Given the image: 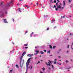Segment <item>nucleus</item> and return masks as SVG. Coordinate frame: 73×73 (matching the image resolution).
I'll list each match as a JSON object with an SVG mask.
<instances>
[{"instance_id": "nucleus-57", "label": "nucleus", "mask_w": 73, "mask_h": 73, "mask_svg": "<svg viewBox=\"0 0 73 73\" xmlns=\"http://www.w3.org/2000/svg\"><path fill=\"white\" fill-rule=\"evenodd\" d=\"M17 5H20V4H19V3H18L17 4Z\"/></svg>"}, {"instance_id": "nucleus-24", "label": "nucleus", "mask_w": 73, "mask_h": 73, "mask_svg": "<svg viewBox=\"0 0 73 73\" xmlns=\"http://www.w3.org/2000/svg\"><path fill=\"white\" fill-rule=\"evenodd\" d=\"M49 29V27H48L46 29V31H48Z\"/></svg>"}, {"instance_id": "nucleus-34", "label": "nucleus", "mask_w": 73, "mask_h": 73, "mask_svg": "<svg viewBox=\"0 0 73 73\" xmlns=\"http://www.w3.org/2000/svg\"><path fill=\"white\" fill-rule=\"evenodd\" d=\"M58 64H59V65H61V63H57Z\"/></svg>"}, {"instance_id": "nucleus-56", "label": "nucleus", "mask_w": 73, "mask_h": 73, "mask_svg": "<svg viewBox=\"0 0 73 73\" xmlns=\"http://www.w3.org/2000/svg\"><path fill=\"white\" fill-rule=\"evenodd\" d=\"M48 69L50 70L51 69H50V68L49 67L48 68Z\"/></svg>"}, {"instance_id": "nucleus-46", "label": "nucleus", "mask_w": 73, "mask_h": 73, "mask_svg": "<svg viewBox=\"0 0 73 73\" xmlns=\"http://www.w3.org/2000/svg\"><path fill=\"white\" fill-rule=\"evenodd\" d=\"M49 62H50V63H51L52 62L51 61H50V60H49Z\"/></svg>"}, {"instance_id": "nucleus-14", "label": "nucleus", "mask_w": 73, "mask_h": 73, "mask_svg": "<svg viewBox=\"0 0 73 73\" xmlns=\"http://www.w3.org/2000/svg\"><path fill=\"white\" fill-rule=\"evenodd\" d=\"M64 18H65V16H61V19H64Z\"/></svg>"}, {"instance_id": "nucleus-50", "label": "nucleus", "mask_w": 73, "mask_h": 73, "mask_svg": "<svg viewBox=\"0 0 73 73\" xmlns=\"http://www.w3.org/2000/svg\"><path fill=\"white\" fill-rule=\"evenodd\" d=\"M40 73H44V72H42V71H40Z\"/></svg>"}, {"instance_id": "nucleus-17", "label": "nucleus", "mask_w": 73, "mask_h": 73, "mask_svg": "<svg viewBox=\"0 0 73 73\" xmlns=\"http://www.w3.org/2000/svg\"><path fill=\"white\" fill-rule=\"evenodd\" d=\"M52 1V0H50V3H54V2Z\"/></svg>"}, {"instance_id": "nucleus-60", "label": "nucleus", "mask_w": 73, "mask_h": 73, "mask_svg": "<svg viewBox=\"0 0 73 73\" xmlns=\"http://www.w3.org/2000/svg\"><path fill=\"white\" fill-rule=\"evenodd\" d=\"M10 53L11 54L12 53V51H10Z\"/></svg>"}, {"instance_id": "nucleus-20", "label": "nucleus", "mask_w": 73, "mask_h": 73, "mask_svg": "<svg viewBox=\"0 0 73 73\" xmlns=\"http://www.w3.org/2000/svg\"><path fill=\"white\" fill-rule=\"evenodd\" d=\"M44 17L45 18V17H48V15H44Z\"/></svg>"}, {"instance_id": "nucleus-64", "label": "nucleus", "mask_w": 73, "mask_h": 73, "mask_svg": "<svg viewBox=\"0 0 73 73\" xmlns=\"http://www.w3.org/2000/svg\"><path fill=\"white\" fill-rule=\"evenodd\" d=\"M36 58H37V57H36L35 58V59H36Z\"/></svg>"}, {"instance_id": "nucleus-26", "label": "nucleus", "mask_w": 73, "mask_h": 73, "mask_svg": "<svg viewBox=\"0 0 73 73\" xmlns=\"http://www.w3.org/2000/svg\"><path fill=\"white\" fill-rule=\"evenodd\" d=\"M71 68V67H70L67 68H66V69H67V70H69V69H70Z\"/></svg>"}, {"instance_id": "nucleus-35", "label": "nucleus", "mask_w": 73, "mask_h": 73, "mask_svg": "<svg viewBox=\"0 0 73 73\" xmlns=\"http://www.w3.org/2000/svg\"><path fill=\"white\" fill-rule=\"evenodd\" d=\"M34 37H36V34H34Z\"/></svg>"}, {"instance_id": "nucleus-33", "label": "nucleus", "mask_w": 73, "mask_h": 73, "mask_svg": "<svg viewBox=\"0 0 73 73\" xmlns=\"http://www.w3.org/2000/svg\"><path fill=\"white\" fill-rule=\"evenodd\" d=\"M60 52V51H59L58 50V52H57V53H58V54Z\"/></svg>"}, {"instance_id": "nucleus-4", "label": "nucleus", "mask_w": 73, "mask_h": 73, "mask_svg": "<svg viewBox=\"0 0 73 73\" xmlns=\"http://www.w3.org/2000/svg\"><path fill=\"white\" fill-rule=\"evenodd\" d=\"M23 62L22 63V64H21V61H22V58H20V67H22L23 66V64L24 63V60H23Z\"/></svg>"}, {"instance_id": "nucleus-11", "label": "nucleus", "mask_w": 73, "mask_h": 73, "mask_svg": "<svg viewBox=\"0 0 73 73\" xmlns=\"http://www.w3.org/2000/svg\"><path fill=\"white\" fill-rule=\"evenodd\" d=\"M63 6L64 7H65V2L64 1H63Z\"/></svg>"}, {"instance_id": "nucleus-63", "label": "nucleus", "mask_w": 73, "mask_h": 73, "mask_svg": "<svg viewBox=\"0 0 73 73\" xmlns=\"http://www.w3.org/2000/svg\"><path fill=\"white\" fill-rule=\"evenodd\" d=\"M60 57H61L60 56H58V58H60Z\"/></svg>"}, {"instance_id": "nucleus-62", "label": "nucleus", "mask_w": 73, "mask_h": 73, "mask_svg": "<svg viewBox=\"0 0 73 73\" xmlns=\"http://www.w3.org/2000/svg\"><path fill=\"white\" fill-rule=\"evenodd\" d=\"M62 9H64V7H62Z\"/></svg>"}, {"instance_id": "nucleus-39", "label": "nucleus", "mask_w": 73, "mask_h": 73, "mask_svg": "<svg viewBox=\"0 0 73 73\" xmlns=\"http://www.w3.org/2000/svg\"><path fill=\"white\" fill-rule=\"evenodd\" d=\"M69 45H68L67 46V48L68 49L69 48Z\"/></svg>"}, {"instance_id": "nucleus-5", "label": "nucleus", "mask_w": 73, "mask_h": 73, "mask_svg": "<svg viewBox=\"0 0 73 73\" xmlns=\"http://www.w3.org/2000/svg\"><path fill=\"white\" fill-rule=\"evenodd\" d=\"M33 54H29L28 55H27V57H31L32 56H33Z\"/></svg>"}, {"instance_id": "nucleus-10", "label": "nucleus", "mask_w": 73, "mask_h": 73, "mask_svg": "<svg viewBox=\"0 0 73 73\" xmlns=\"http://www.w3.org/2000/svg\"><path fill=\"white\" fill-rule=\"evenodd\" d=\"M35 52H36V54H38V53H39V51L37 50H36L35 51Z\"/></svg>"}, {"instance_id": "nucleus-3", "label": "nucleus", "mask_w": 73, "mask_h": 73, "mask_svg": "<svg viewBox=\"0 0 73 73\" xmlns=\"http://www.w3.org/2000/svg\"><path fill=\"white\" fill-rule=\"evenodd\" d=\"M58 4V2H57L56 3V5L57 6V8H55V10L56 11H58V8H59V9H61V3H60Z\"/></svg>"}, {"instance_id": "nucleus-58", "label": "nucleus", "mask_w": 73, "mask_h": 73, "mask_svg": "<svg viewBox=\"0 0 73 73\" xmlns=\"http://www.w3.org/2000/svg\"><path fill=\"white\" fill-rule=\"evenodd\" d=\"M23 56L22 55V56H21V58H23Z\"/></svg>"}, {"instance_id": "nucleus-40", "label": "nucleus", "mask_w": 73, "mask_h": 73, "mask_svg": "<svg viewBox=\"0 0 73 73\" xmlns=\"http://www.w3.org/2000/svg\"><path fill=\"white\" fill-rule=\"evenodd\" d=\"M48 63L49 64V66H50V65H50V63L49 62H48Z\"/></svg>"}, {"instance_id": "nucleus-45", "label": "nucleus", "mask_w": 73, "mask_h": 73, "mask_svg": "<svg viewBox=\"0 0 73 73\" xmlns=\"http://www.w3.org/2000/svg\"><path fill=\"white\" fill-rule=\"evenodd\" d=\"M7 12L5 11V14H7Z\"/></svg>"}, {"instance_id": "nucleus-49", "label": "nucleus", "mask_w": 73, "mask_h": 73, "mask_svg": "<svg viewBox=\"0 0 73 73\" xmlns=\"http://www.w3.org/2000/svg\"><path fill=\"white\" fill-rule=\"evenodd\" d=\"M40 61H38L37 62V64H38V63H40Z\"/></svg>"}, {"instance_id": "nucleus-53", "label": "nucleus", "mask_w": 73, "mask_h": 73, "mask_svg": "<svg viewBox=\"0 0 73 73\" xmlns=\"http://www.w3.org/2000/svg\"><path fill=\"white\" fill-rule=\"evenodd\" d=\"M32 68H33V67H32V66H31V69H32Z\"/></svg>"}, {"instance_id": "nucleus-6", "label": "nucleus", "mask_w": 73, "mask_h": 73, "mask_svg": "<svg viewBox=\"0 0 73 73\" xmlns=\"http://www.w3.org/2000/svg\"><path fill=\"white\" fill-rule=\"evenodd\" d=\"M3 22L5 23H7V24H8V22L7 21V20H6V19H3Z\"/></svg>"}, {"instance_id": "nucleus-54", "label": "nucleus", "mask_w": 73, "mask_h": 73, "mask_svg": "<svg viewBox=\"0 0 73 73\" xmlns=\"http://www.w3.org/2000/svg\"><path fill=\"white\" fill-rule=\"evenodd\" d=\"M70 36H71V35H72V34H71V33H70Z\"/></svg>"}, {"instance_id": "nucleus-2", "label": "nucleus", "mask_w": 73, "mask_h": 73, "mask_svg": "<svg viewBox=\"0 0 73 73\" xmlns=\"http://www.w3.org/2000/svg\"><path fill=\"white\" fill-rule=\"evenodd\" d=\"M31 59H32V57H31L29 58L27 61V62L26 64V66L27 67L26 71L25 73H27V72L28 71V66H29V63H30V61H31Z\"/></svg>"}, {"instance_id": "nucleus-61", "label": "nucleus", "mask_w": 73, "mask_h": 73, "mask_svg": "<svg viewBox=\"0 0 73 73\" xmlns=\"http://www.w3.org/2000/svg\"><path fill=\"white\" fill-rule=\"evenodd\" d=\"M57 0V1L58 2H60V1H59V0Z\"/></svg>"}, {"instance_id": "nucleus-31", "label": "nucleus", "mask_w": 73, "mask_h": 73, "mask_svg": "<svg viewBox=\"0 0 73 73\" xmlns=\"http://www.w3.org/2000/svg\"><path fill=\"white\" fill-rule=\"evenodd\" d=\"M46 65H48V66L49 65V64L47 63H46Z\"/></svg>"}, {"instance_id": "nucleus-19", "label": "nucleus", "mask_w": 73, "mask_h": 73, "mask_svg": "<svg viewBox=\"0 0 73 73\" xmlns=\"http://www.w3.org/2000/svg\"><path fill=\"white\" fill-rule=\"evenodd\" d=\"M16 67L17 68H19V66L17 64L16 65Z\"/></svg>"}, {"instance_id": "nucleus-9", "label": "nucleus", "mask_w": 73, "mask_h": 73, "mask_svg": "<svg viewBox=\"0 0 73 73\" xmlns=\"http://www.w3.org/2000/svg\"><path fill=\"white\" fill-rule=\"evenodd\" d=\"M39 53H40V54H44V53L43 51H40Z\"/></svg>"}, {"instance_id": "nucleus-41", "label": "nucleus", "mask_w": 73, "mask_h": 73, "mask_svg": "<svg viewBox=\"0 0 73 73\" xmlns=\"http://www.w3.org/2000/svg\"><path fill=\"white\" fill-rule=\"evenodd\" d=\"M61 49H59L58 51H59V52H60V51H61Z\"/></svg>"}, {"instance_id": "nucleus-28", "label": "nucleus", "mask_w": 73, "mask_h": 73, "mask_svg": "<svg viewBox=\"0 0 73 73\" xmlns=\"http://www.w3.org/2000/svg\"><path fill=\"white\" fill-rule=\"evenodd\" d=\"M53 8H56V6L55 5H54L53 7Z\"/></svg>"}, {"instance_id": "nucleus-55", "label": "nucleus", "mask_w": 73, "mask_h": 73, "mask_svg": "<svg viewBox=\"0 0 73 73\" xmlns=\"http://www.w3.org/2000/svg\"><path fill=\"white\" fill-rule=\"evenodd\" d=\"M50 56H52V55H49L50 57Z\"/></svg>"}, {"instance_id": "nucleus-16", "label": "nucleus", "mask_w": 73, "mask_h": 73, "mask_svg": "<svg viewBox=\"0 0 73 73\" xmlns=\"http://www.w3.org/2000/svg\"><path fill=\"white\" fill-rule=\"evenodd\" d=\"M24 46H27L28 45V44H24Z\"/></svg>"}, {"instance_id": "nucleus-32", "label": "nucleus", "mask_w": 73, "mask_h": 73, "mask_svg": "<svg viewBox=\"0 0 73 73\" xmlns=\"http://www.w3.org/2000/svg\"><path fill=\"white\" fill-rule=\"evenodd\" d=\"M56 48V46H53V48L54 49V48Z\"/></svg>"}, {"instance_id": "nucleus-7", "label": "nucleus", "mask_w": 73, "mask_h": 73, "mask_svg": "<svg viewBox=\"0 0 73 73\" xmlns=\"http://www.w3.org/2000/svg\"><path fill=\"white\" fill-rule=\"evenodd\" d=\"M25 54H26V52L25 51L22 54V56H24V55Z\"/></svg>"}, {"instance_id": "nucleus-1", "label": "nucleus", "mask_w": 73, "mask_h": 73, "mask_svg": "<svg viewBox=\"0 0 73 73\" xmlns=\"http://www.w3.org/2000/svg\"><path fill=\"white\" fill-rule=\"evenodd\" d=\"M13 4V1H11V2H9L7 4V5H3L5 9L2 10L1 11V15H0V17H4L5 15H4V13H5V9H7L9 7H12V5Z\"/></svg>"}, {"instance_id": "nucleus-18", "label": "nucleus", "mask_w": 73, "mask_h": 73, "mask_svg": "<svg viewBox=\"0 0 73 73\" xmlns=\"http://www.w3.org/2000/svg\"><path fill=\"white\" fill-rule=\"evenodd\" d=\"M49 46L50 49H52V47L51 45H49Z\"/></svg>"}, {"instance_id": "nucleus-22", "label": "nucleus", "mask_w": 73, "mask_h": 73, "mask_svg": "<svg viewBox=\"0 0 73 73\" xmlns=\"http://www.w3.org/2000/svg\"><path fill=\"white\" fill-rule=\"evenodd\" d=\"M42 69L43 71H44V70H45V68H44L43 67Z\"/></svg>"}, {"instance_id": "nucleus-47", "label": "nucleus", "mask_w": 73, "mask_h": 73, "mask_svg": "<svg viewBox=\"0 0 73 73\" xmlns=\"http://www.w3.org/2000/svg\"><path fill=\"white\" fill-rule=\"evenodd\" d=\"M13 21L14 22L15 21V20L14 19H13Z\"/></svg>"}, {"instance_id": "nucleus-59", "label": "nucleus", "mask_w": 73, "mask_h": 73, "mask_svg": "<svg viewBox=\"0 0 73 73\" xmlns=\"http://www.w3.org/2000/svg\"><path fill=\"white\" fill-rule=\"evenodd\" d=\"M17 47H18V46H16V48H17Z\"/></svg>"}, {"instance_id": "nucleus-13", "label": "nucleus", "mask_w": 73, "mask_h": 73, "mask_svg": "<svg viewBox=\"0 0 73 73\" xmlns=\"http://www.w3.org/2000/svg\"><path fill=\"white\" fill-rule=\"evenodd\" d=\"M54 21H55V19H53L52 21H51V23H53Z\"/></svg>"}, {"instance_id": "nucleus-25", "label": "nucleus", "mask_w": 73, "mask_h": 73, "mask_svg": "<svg viewBox=\"0 0 73 73\" xmlns=\"http://www.w3.org/2000/svg\"><path fill=\"white\" fill-rule=\"evenodd\" d=\"M72 1V0H69L68 2L69 3H70Z\"/></svg>"}, {"instance_id": "nucleus-30", "label": "nucleus", "mask_w": 73, "mask_h": 73, "mask_svg": "<svg viewBox=\"0 0 73 73\" xmlns=\"http://www.w3.org/2000/svg\"><path fill=\"white\" fill-rule=\"evenodd\" d=\"M25 6L26 7H27V8H29V6L28 5H25Z\"/></svg>"}, {"instance_id": "nucleus-29", "label": "nucleus", "mask_w": 73, "mask_h": 73, "mask_svg": "<svg viewBox=\"0 0 73 73\" xmlns=\"http://www.w3.org/2000/svg\"><path fill=\"white\" fill-rule=\"evenodd\" d=\"M3 4V2H1V5H2V4Z\"/></svg>"}, {"instance_id": "nucleus-42", "label": "nucleus", "mask_w": 73, "mask_h": 73, "mask_svg": "<svg viewBox=\"0 0 73 73\" xmlns=\"http://www.w3.org/2000/svg\"><path fill=\"white\" fill-rule=\"evenodd\" d=\"M66 63H68V60H66Z\"/></svg>"}, {"instance_id": "nucleus-15", "label": "nucleus", "mask_w": 73, "mask_h": 73, "mask_svg": "<svg viewBox=\"0 0 73 73\" xmlns=\"http://www.w3.org/2000/svg\"><path fill=\"white\" fill-rule=\"evenodd\" d=\"M18 10L19 12H21V9L19 8Z\"/></svg>"}, {"instance_id": "nucleus-21", "label": "nucleus", "mask_w": 73, "mask_h": 73, "mask_svg": "<svg viewBox=\"0 0 73 73\" xmlns=\"http://www.w3.org/2000/svg\"><path fill=\"white\" fill-rule=\"evenodd\" d=\"M51 66H52V69H54V66H53V65L52 64V65H51Z\"/></svg>"}, {"instance_id": "nucleus-23", "label": "nucleus", "mask_w": 73, "mask_h": 73, "mask_svg": "<svg viewBox=\"0 0 73 73\" xmlns=\"http://www.w3.org/2000/svg\"><path fill=\"white\" fill-rule=\"evenodd\" d=\"M50 50H49V51L47 52L49 53V54H50Z\"/></svg>"}, {"instance_id": "nucleus-44", "label": "nucleus", "mask_w": 73, "mask_h": 73, "mask_svg": "<svg viewBox=\"0 0 73 73\" xmlns=\"http://www.w3.org/2000/svg\"><path fill=\"white\" fill-rule=\"evenodd\" d=\"M56 27H55L54 28V29H55L56 28Z\"/></svg>"}, {"instance_id": "nucleus-38", "label": "nucleus", "mask_w": 73, "mask_h": 73, "mask_svg": "<svg viewBox=\"0 0 73 73\" xmlns=\"http://www.w3.org/2000/svg\"><path fill=\"white\" fill-rule=\"evenodd\" d=\"M28 33V31H26V32L25 33V34H26V33Z\"/></svg>"}, {"instance_id": "nucleus-51", "label": "nucleus", "mask_w": 73, "mask_h": 73, "mask_svg": "<svg viewBox=\"0 0 73 73\" xmlns=\"http://www.w3.org/2000/svg\"><path fill=\"white\" fill-rule=\"evenodd\" d=\"M36 54V53H34V54L35 55H36V54Z\"/></svg>"}, {"instance_id": "nucleus-37", "label": "nucleus", "mask_w": 73, "mask_h": 73, "mask_svg": "<svg viewBox=\"0 0 73 73\" xmlns=\"http://www.w3.org/2000/svg\"><path fill=\"white\" fill-rule=\"evenodd\" d=\"M43 51H44V52H46V50H43Z\"/></svg>"}, {"instance_id": "nucleus-8", "label": "nucleus", "mask_w": 73, "mask_h": 73, "mask_svg": "<svg viewBox=\"0 0 73 73\" xmlns=\"http://www.w3.org/2000/svg\"><path fill=\"white\" fill-rule=\"evenodd\" d=\"M54 64H57V62H56V61H57V59H54Z\"/></svg>"}, {"instance_id": "nucleus-52", "label": "nucleus", "mask_w": 73, "mask_h": 73, "mask_svg": "<svg viewBox=\"0 0 73 73\" xmlns=\"http://www.w3.org/2000/svg\"><path fill=\"white\" fill-rule=\"evenodd\" d=\"M42 8H45V7H42Z\"/></svg>"}, {"instance_id": "nucleus-27", "label": "nucleus", "mask_w": 73, "mask_h": 73, "mask_svg": "<svg viewBox=\"0 0 73 73\" xmlns=\"http://www.w3.org/2000/svg\"><path fill=\"white\" fill-rule=\"evenodd\" d=\"M12 70H10L9 73H12Z\"/></svg>"}, {"instance_id": "nucleus-12", "label": "nucleus", "mask_w": 73, "mask_h": 73, "mask_svg": "<svg viewBox=\"0 0 73 73\" xmlns=\"http://www.w3.org/2000/svg\"><path fill=\"white\" fill-rule=\"evenodd\" d=\"M34 33V32H32V33L30 35L31 37H32V35Z\"/></svg>"}, {"instance_id": "nucleus-43", "label": "nucleus", "mask_w": 73, "mask_h": 73, "mask_svg": "<svg viewBox=\"0 0 73 73\" xmlns=\"http://www.w3.org/2000/svg\"><path fill=\"white\" fill-rule=\"evenodd\" d=\"M28 47H25V49H27V48H28Z\"/></svg>"}, {"instance_id": "nucleus-36", "label": "nucleus", "mask_w": 73, "mask_h": 73, "mask_svg": "<svg viewBox=\"0 0 73 73\" xmlns=\"http://www.w3.org/2000/svg\"><path fill=\"white\" fill-rule=\"evenodd\" d=\"M54 3H56V0H54Z\"/></svg>"}, {"instance_id": "nucleus-48", "label": "nucleus", "mask_w": 73, "mask_h": 73, "mask_svg": "<svg viewBox=\"0 0 73 73\" xmlns=\"http://www.w3.org/2000/svg\"><path fill=\"white\" fill-rule=\"evenodd\" d=\"M38 36V34H36V36Z\"/></svg>"}]
</instances>
